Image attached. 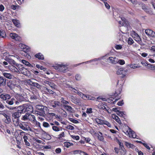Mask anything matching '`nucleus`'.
Here are the masks:
<instances>
[{"label":"nucleus","mask_w":155,"mask_h":155,"mask_svg":"<svg viewBox=\"0 0 155 155\" xmlns=\"http://www.w3.org/2000/svg\"><path fill=\"white\" fill-rule=\"evenodd\" d=\"M0 98L3 101H5L9 105H12L14 103L17 104V101L15 99L12 97L10 94L3 93L0 95Z\"/></svg>","instance_id":"f257e3e1"},{"label":"nucleus","mask_w":155,"mask_h":155,"mask_svg":"<svg viewBox=\"0 0 155 155\" xmlns=\"http://www.w3.org/2000/svg\"><path fill=\"white\" fill-rule=\"evenodd\" d=\"M18 108L21 110L23 114L26 112L27 113L31 114L32 113L33 111L32 106L28 104H23L21 106H19Z\"/></svg>","instance_id":"f03ea898"},{"label":"nucleus","mask_w":155,"mask_h":155,"mask_svg":"<svg viewBox=\"0 0 155 155\" xmlns=\"http://www.w3.org/2000/svg\"><path fill=\"white\" fill-rule=\"evenodd\" d=\"M19 46L22 49L21 54L28 58H31L28 53L30 49L28 46L22 43L19 44Z\"/></svg>","instance_id":"7ed1b4c3"},{"label":"nucleus","mask_w":155,"mask_h":155,"mask_svg":"<svg viewBox=\"0 0 155 155\" xmlns=\"http://www.w3.org/2000/svg\"><path fill=\"white\" fill-rule=\"evenodd\" d=\"M37 110V111L38 113V114L40 116L44 117L45 115V113L47 110V107L41 105H37L36 106Z\"/></svg>","instance_id":"20e7f679"},{"label":"nucleus","mask_w":155,"mask_h":155,"mask_svg":"<svg viewBox=\"0 0 155 155\" xmlns=\"http://www.w3.org/2000/svg\"><path fill=\"white\" fill-rule=\"evenodd\" d=\"M20 127L22 130L27 131H29L31 132H33L34 131L33 129L31 128L28 123L25 122H22L20 123L18 125Z\"/></svg>","instance_id":"39448f33"},{"label":"nucleus","mask_w":155,"mask_h":155,"mask_svg":"<svg viewBox=\"0 0 155 155\" xmlns=\"http://www.w3.org/2000/svg\"><path fill=\"white\" fill-rule=\"evenodd\" d=\"M122 86H121L120 87H119L118 88H117L114 93V94L113 96H115V97H117V98L116 99H115V101H113L112 100V103L113 104H114L115 102H116L118 100L120 99V98L121 97L120 96H119V95L120 94L122 90Z\"/></svg>","instance_id":"423d86ee"},{"label":"nucleus","mask_w":155,"mask_h":155,"mask_svg":"<svg viewBox=\"0 0 155 155\" xmlns=\"http://www.w3.org/2000/svg\"><path fill=\"white\" fill-rule=\"evenodd\" d=\"M127 129L125 130H123V132L126 134H128L130 137L135 138L136 137V134L135 132L132 130L128 126H127Z\"/></svg>","instance_id":"0eeeda50"},{"label":"nucleus","mask_w":155,"mask_h":155,"mask_svg":"<svg viewBox=\"0 0 155 155\" xmlns=\"http://www.w3.org/2000/svg\"><path fill=\"white\" fill-rule=\"evenodd\" d=\"M93 134L94 135L97 137V139L100 141H103L104 138L103 136L102 133L100 131L98 132H96L93 130Z\"/></svg>","instance_id":"6e6552de"},{"label":"nucleus","mask_w":155,"mask_h":155,"mask_svg":"<svg viewBox=\"0 0 155 155\" xmlns=\"http://www.w3.org/2000/svg\"><path fill=\"white\" fill-rule=\"evenodd\" d=\"M23 114L21 110L18 108L16 111L12 113V118H19L21 114Z\"/></svg>","instance_id":"1a4fd4ad"},{"label":"nucleus","mask_w":155,"mask_h":155,"mask_svg":"<svg viewBox=\"0 0 155 155\" xmlns=\"http://www.w3.org/2000/svg\"><path fill=\"white\" fill-rule=\"evenodd\" d=\"M54 68L58 70L61 72H64L67 69V67L65 65L59 64L57 66H54Z\"/></svg>","instance_id":"9d476101"},{"label":"nucleus","mask_w":155,"mask_h":155,"mask_svg":"<svg viewBox=\"0 0 155 155\" xmlns=\"http://www.w3.org/2000/svg\"><path fill=\"white\" fill-rule=\"evenodd\" d=\"M15 81L12 80H8L7 81V85L11 90H12L15 88Z\"/></svg>","instance_id":"9b49d317"},{"label":"nucleus","mask_w":155,"mask_h":155,"mask_svg":"<svg viewBox=\"0 0 155 155\" xmlns=\"http://www.w3.org/2000/svg\"><path fill=\"white\" fill-rule=\"evenodd\" d=\"M9 35L12 39L15 41H20L21 40V38L15 33H11Z\"/></svg>","instance_id":"f8f14e48"},{"label":"nucleus","mask_w":155,"mask_h":155,"mask_svg":"<svg viewBox=\"0 0 155 155\" xmlns=\"http://www.w3.org/2000/svg\"><path fill=\"white\" fill-rule=\"evenodd\" d=\"M28 83L30 85L35 87L38 89H40L41 88V85L37 83L33 82L30 79H29L27 81Z\"/></svg>","instance_id":"ddd939ff"},{"label":"nucleus","mask_w":155,"mask_h":155,"mask_svg":"<svg viewBox=\"0 0 155 155\" xmlns=\"http://www.w3.org/2000/svg\"><path fill=\"white\" fill-rule=\"evenodd\" d=\"M107 60L109 63L113 64H116L117 63V58L115 57H109Z\"/></svg>","instance_id":"4468645a"},{"label":"nucleus","mask_w":155,"mask_h":155,"mask_svg":"<svg viewBox=\"0 0 155 155\" xmlns=\"http://www.w3.org/2000/svg\"><path fill=\"white\" fill-rule=\"evenodd\" d=\"M145 33L149 36L153 38L155 37V32L152 30L150 29H146Z\"/></svg>","instance_id":"2eb2a0df"},{"label":"nucleus","mask_w":155,"mask_h":155,"mask_svg":"<svg viewBox=\"0 0 155 155\" xmlns=\"http://www.w3.org/2000/svg\"><path fill=\"white\" fill-rule=\"evenodd\" d=\"M15 98L17 100L16 101H17V104L19 102H21L22 101H24L25 100V97L21 95L20 94H17L16 95Z\"/></svg>","instance_id":"dca6fc26"},{"label":"nucleus","mask_w":155,"mask_h":155,"mask_svg":"<svg viewBox=\"0 0 155 155\" xmlns=\"http://www.w3.org/2000/svg\"><path fill=\"white\" fill-rule=\"evenodd\" d=\"M71 101L76 104H79L81 103L80 100L76 97H74L73 96H71Z\"/></svg>","instance_id":"f3484780"},{"label":"nucleus","mask_w":155,"mask_h":155,"mask_svg":"<svg viewBox=\"0 0 155 155\" xmlns=\"http://www.w3.org/2000/svg\"><path fill=\"white\" fill-rule=\"evenodd\" d=\"M3 75L5 78L9 79H13L15 78L13 75L7 72L3 73Z\"/></svg>","instance_id":"a211bd4d"},{"label":"nucleus","mask_w":155,"mask_h":155,"mask_svg":"<svg viewBox=\"0 0 155 155\" xmlns=\"http://www.w3.org/2000/svg\"><path fill=\"white\" fill-rule=\"evenodd\" d=\"M12 21L14 25L17 27L19 28L21 27V24L19 20L15 19L12 20Z\"/></svg>","instance_id":"6ab92c4d"},{"label":"nucleus","mask_w":155,"mask_h":155,"mask_svg":"<svg viewBox=\"0 0 155 155\" xmlns=\"http://www.w3.org/2000/svg\"><path fill=\"white\" fill-rule=\"evenodd\" d=\"M35 57V58H38L39 60H44V55L41 53H38L36 54Z\"/></svg>","instance_id":"aec40b11"},{"label":"nucleus","mask_w":155,"mask_h":155,"mask_svg":"<svg viewBox=\"0 0 155 155\" xmlns=\"http://www.w3.org/2000/svg\"><path fill=\"white\" fill-rule=\"evenodd\" d=\"M8 68L12 72H18V70L17 67L15 65H12L8 67Z\"/></svg>","instance_id":"412c9836"},{"label":"nucleus","mask_w":155,"mask_h":155,"mask_svg":"<svg viewBox=\"0 0 155 155\" xmlns=\"http://www.w3.org/2000/svg\"><path fill=\"white\" fill-rule=\"evenodd\" d=\"M12 120L13 124L14 125L15 127H17L18 126L19 124V118H12Z\"/></svg>","instance_id":"4be33fe9"},{"label":"nucleus","mask_w":155,"mask_h":155,"mask_svg":"<svg viewBox=\"0 0 155 155\" xmlns=\"http://www.w3.org/2000/svg\"><path fill=\"white\" fill-rule=\"evenodd\" d=\"M133 37L135 41L137 42H140L141 39L139 35L137 33H135Z\"/></svg>","instance_id":"5701e85b"},{"label":"nucleus","mask_w":155,"mask_h":155,"mask_svg":"<svg viewBox=\"0 0 155 155\" xmlns=\"http://www.w3.org/2000/svg\"><path fill=\"white\" fill-rule=\"evenodd\" d=\"M61 104L60 102L58 101H54L53 103L51 104V106L53 108H58L60 106Z\"/></svg>","instance_id":"b1692460"},{"label":"nucleus","mask_w":155,"mask_h":155,"mask_svg":"<svg viewBox=\"0 0 155 155\" xmlns=\"http://www.w3.org/2000/svg\"><path fill=\"white\" fill-rule=\"evenodd\" d=\"M6 83V79L2 77H0V87L4 86Z\"/></svg>","instance_id":"393cba45"},{"label":"nucleus","mask_w":155,"mask_h":155,"mask_svg":"<svg viewBox=\"0 0 155 155\" xmlns=\"http://www.w3.org/2000/svg\"><path fill=\"white\" fill-rule=\"evenodd\" d=\"M28 120L32 121L33 122L35 120V116L32 114H28Z\"/></svg>","instance_id":"a878e982"},{"label":"nucleus","mask_w":155,"mask_h":155,"mask_svg":"<svg viewBox=\"0 0 155 155\" xmlns=\"http://www.w3.org/2000/svg\"><path fill=\"white\" fill-rule=\"evenodd\" d=\"M61 103L63 105V107H64L65 106L67 105L68 104H69V102L68 101L65 100L63 97H61Z\"/></svg>","instance_id":"bb28decb"},{"label":"nucleus","mask_w":155,"mask_h":155,"mask_svg":"<svg viewBox=\"0 0 155 155\" xmlns=\"http://www.w3.org/2000/svg\"><path fill=\"white\" fill-rule=\"evenodd\" d=\"M21 73L24 75L27 76H29L30 74V72L25 68L23 69V70Z\"/></svg>","instance_id":"cd10ccee"},{"label":"nucleus","mask_w":155,"mask_h":155,"mask_svg":"<svg viewBox=\"0 0 155 155\" xmlns=\"http://www.w3.org/2000/svg\"><path fill=\"white\" fill-rule=\"evenodd\" d=\"M11 117L10 115L7 116V117H5V118L4 119V122L6 124H9L11 122Z\"/></svg>","instance_id":"c85d7f7f"},{"label":"nucleus","mask_w":155,"mask_h":155,"mask_svg":"<svg viewBox=\"0 0 155 155\" xmlns=\"http://www.w3.org/2000/svg\"><path fill=\"white\" fill-rule=\"evenodd\" d=\"M7 61L12 65H16L17 64L14 60L11 58H8L7 59Z\"/></svg>","instance_id":"c756f323"},{"label":"nucleus","mask_w":155,"mask_h":155,"mask_svg":"<svg viewBox=\"0 0 155 155\" xmlns=\"http://www.w3.org/2000/svg\"><path fill=\"white\" fill-rule=\"evenodd\" d=\"M23 139L26 145L28 146H30V144L29 142L27 141L28 140L27 137L25 135L23 137Z\"/></svg>","instance_id":"7c9ffc66"},{"label":"nucleus","mask_w":155,"mask_h":155,"mask_svg":"<svg viewBox=\"0 0 155 155\" xmlns=\"http://www.w3.org/2000/svg\"><path fill=\"white\" fill-rule=\"evenodd\" d=\"M21 62L25 65L28 67H32V65L28 61L22 59L21 61Z\"/></svg>","instance_id":"2f4dec72"},{"label":"nucleus","mask_w":155,"mask_h":155,"mask_svg":"<svg viewBox=\"0 0 155 155\" xmlns=\"http://www.w3.org/2000/svg\"><path fill=\"white\" fill-rule=\"evenodd\" d=\"M43 89L45 90V92H46L47 93H49L50 94H53L54 92L52 90H51L50 89H48V88H47L46 87H43Z\"/></svg>","instance_id":"473e14b6"},{"label":"nucleus","mask_w":155,"mask_h":155,"mask_svg":"<svg viewBox=\"0 0 155 155\" xmlns=\"http://www.w3.org/2000/svg\"><path fill=\"white\" fill-rule=\"evenodd\" d=\"M9 111L8 110H3L0 113V114L1 115H3L5 117H7V116H8V115H9Z\"/></svg>","instance_id":"72a5a7b5"},{"label":"nucleus","mask_w":155,"mask_h":155,"mask_svg":"<svg viewBox=\"0 0 155 155\" xmlns=\"http://www.w3.org/2000/svg\"><path fill=\"white\" fill-rule=\"evenodd\" d=\"M125 145L128 148L133 149L135 147V146L133 144L129 143L127 142H125Z\"/></svg>","instance_id":"f704fd0d"},{"label":"nucleus","mask_w":155,"mask_h":155,"mask_svg":"<svg viewBox=\"0 0 155 155\" xmlns=\"http://www.w3.org/2000/svg\"><path fill=\"white\" fill-rule=\"evenodd\" d=\"M142 8L147 13H149V12L148 10V9L147 8L145 4H142Z\"/></svg>","instance_id":"c9c22d12"},{"label":"nucleus","mask_w":155,"mask_h":155,"mask_svg":"<svg viewBox=\"0 0 155 155\" xmlns=\"http://www.w3.org/2000/svg\"><path fill=\"white\" fill-rule=\"evenodd\" d=\"M64 147L68 148L69 147L72 145L73 143L69 142H65L64 143Z\"/></svg>","instance_id":"e433bc0d"},{"label":"nucleus","mask_w":155,"mask_h":155,"mask_svg":"<svg viewBox=\"0 0 155 155\" xmlns=\"http://www.w3.org/2000/svg\"><path fill=\"white\" fill-rule=\"evenodd\" d=\"M64 107L67 110L70 112H71V110H72V107L68 105L65 106Z\"/></svg>","instance_id":"4c0bfd02"},{"label":"nucleus","mask_w":155,"mask_h":155,"mask_svg":"<svg viewBox=\"0 0 155 155\" xmlns=\"http://www.w3.org/2000/svg\"><path fill=\"white\" fill-rule=\"evenodd\" d=\"M113 116H114L113 118L119 124H120L121 123V121L118 117L116 115L114 114Z\"/></svg>","instance_id":"58836bf2"},{"label":"nucleus","mask_w":155,"mask_h":155,"mask_svg":"<svg viewBox=\"0 0 155 155\" xmlns=\"http://www.w3.org/2000/svg\"><path fill=\"white\" fill-rule=\"evenodd\" d=\"M117 63H118L121 65H124L125 64V61L123 59L118 60L117 58Z\"/></svg>","instance_id":"ea45409f"},{"label":"nucleus","mask_w":155,"mask_h":155,"mask_svg":"<svg viewBox=\"0 0 155 155\" xmlns=\"http://www.w3.org/2000/svg\"><path fill=\"white\" fill-rule=\"evenodd\" d=\"M49 85L51 88L52 90L56 89V85L53 83L50 82Z\"/></svg>","instance_id":"a19ab883"},{"label":"nucleus","mask_w":155,"mask_h":155,"mask_svg":"<svg viewBox=\"0 0 155 155\" xmlns=\"http://www.w3.org/2000/svg\"><path fill=\"white\" fill-rule=\"evenodd\" d=\"M96 121L97 123L98 124H103L104 120H101V119L97 118L96 119Z\"/></svg>","instance_id":"79ce46f5"},{"label":"nucleus","mask_w":155,"mask_h":155,"mask_svg":"<svg viewBox=\"0 0 155 155\" xmlns=\"http://www.w3.org/2000/svg\"><path fill=\"white\" fill-rule=\"evenodd\" d=\"M124 69L123 68H120L118 69L117 72V74L120 75L123 74Z\"/></svg>","instance_id":"37998d69"},{"label":"nucleus","mask_w":155,"mask_h":155,"mask_svg":"<svg viewBox=\"0 0 155 155\" xmlns=\"http://www.w3.org/2000/svg\"><path fill=\"white\" fill-rule=\"evenodd\" d=\"M28 114L27 113L25 114L24 116H22V117L21 118V119L24 120H28Z\"/></svg>","instance_id":"c03bdc74"},{"label":"nucleus","mask_w":155,"mask_h":155,"mask_svg":"<svg viewBox=\"0 0 155 155\" xmlns=\"http://www.w3.org/2000/svg\"><path fill=\"white\" fill-rule=\"evenodd\" d=\"M99 108L100 109H102L104 110L105 111H106L107 112H109L108 110L106 108L105 106L103 105H101L100 106H99Z\"/></svg>","instance_id":"a18cd8bd"},{"label":"nucleus","mask_w":155,"mask_h":155,"mask_svg":"<svg viewBox=\"0 0 155 155\" xmlns=\"http://www.w3.org/2000/svg\"><path fill=\"white\" fill-rule=\"evenodd\" d=\"M44 138L46 140H49L51 139V137L49 134H46L44 136Z\"/></svg>","instance_id":"49530a36"},{"label":"nucleus","mask_w":155,"mask_h":155,"mask_svg":"<svg viewBox=\"0 0 155 155\" xmlns=\"http://www.w3.org/2000/svg\"><path fill=\"white\" fill-rule=\"evenodd\" d=\"M134 42V41L132 38H129L128 40L127 43L128 45H131Z\"/></svg>","instance_id":"de8ad7c7"},{"label":"nucleus","mask_w":155,"mask_h":155,"mask_svg":"<svg viewBox=\"0 0 155 155\" xmlns=\"http://www.w3.org/2000/svg\"><path fill=\"white\" fill-rule=\"evenodd\" d=\"M103 124L106 125L109 127H111V124L109 122L106 120H104Z\"/></svg>","instance_id":"09e8293b"},{"label":"nucleus","mask_w":155,"mask_h":155,"mask_svg":"<svg viewBox=\"0 0 155 155\" xmlns=\"http://www.w3.org/2000/svg\"><path fill=\"white\" fill-rule=\"evenodd\" d=\"M141 64L144 66H152V64L149 63L147 62L146 61V62H145L144 61H142L141 62Z\"/></svg>","instance_id":"8fccbe9b"},{"label":"nucleus","mask_w":155,"mask_h":155,"mask_svg":"<svg viewBox=\"0 0 155 155\" xmlns=\"http://www.w3.org/2000/svg\"><path fill=\"white\" fill-rule=\"evenodd\" d=\"M65 128L71 130H73L74 129V127L70 125H67L65 127Z\"/></svg>","instance_id":"3c124183"},{"label":"nucleus","mask_w":155,"mask_h":155,"mask_svg":"<svg viewBox=\"0 0 155 155\" xmlns=\"http://www.w3.org/2000/svg\"><path fill=\"white\" fill-rule=\"evenodd\" d=\"M52 129L54 131H58L60 130V128L56 126H53Z\"/></svg>","instance_id":"603ef678"},{"label":"nucleus","mask_w":155,"mask_h":155,"mask_svg":"<svg viewBox=\"0 0 155 155\" xmlns=\"http://www.w3.org/2000/svg\"><path fill=\"white\" fill-rule=\"evenodd\" d=\"M69 120L71 122L75 124H77L78 123V120H76L73 118H70L69 119Z\"/></svg>","instance_id":"864d4df0"},{"label":"nucleus","mask_w":155,"mask_h":155,"mask_svg":"<svg viewBox=\"0 0 155 155\" xmlns=\"http://www.w3.org/2000/svg\"><path fill=\"white\" fill-rule=\"evenodd\" d=\"M138 65H137L136 64H130V67L131 68H136L137 67H139L138 66Z\"/></svg>","instance_id":"5fc2aeb1"},{"label":"nucleus","mask_w":155,"mask_h":155,"mask_svg":"<svg viewBox=\"0 0 155 155\" xmlns=\"http://www.w3.org/2000/svg\"><path fill=\"white\" fill-rule=\"evenodd\" d=\"M69 88H70L72 89L71 90L72 92L76 93L77 94L78 93V90L73 88L72 87L70 86L69 87Z\"/></svg>","instance_id":"6e6d98bb"},{"label":"nucleus","mask_w":155,"mask_h":155,"mask_svg":"<svg viewBox=\"0 0 155 155\" xmlns=\"http://www.w3.org/2000/svg\"><path fill=\"white\" fill-rule=\"evenodd\" d=\"M64 132H61L60 134L58 135V137L59 139H61L63 137H64Z\"/></svg>","instance_id":"4d7b16f0"},{"label":"nucleus","mask_w":155,"mask_h":155,"mask_svg":"<svg viewBox=\"0 0 155 155\" xmlns=\"http://www.w3.org/2000/svg\"><path fill=\"white\" fill-rule=\"evenodd\" d=\"M30 98L31 101L37 99V97L35 95L33 94L30 96Z\"/></svg>","instance_id":"13d9d810"},{"label":"nucleus","mask_w":155,"mask_h":155,"mask_svg":"<svg viewBox=\"0 0 155 155\" xmlns=\"http://www.w3.org/2000/svg\"><path fill=\"white\" fill-rule=\"evenodd\" d=\"M72 138L74 139H75L76 140H79L80 139V137L78 136H74V135H71V136Z\"/></svg>","instance_id":"bf43d9fd"},{"label":"nucleus","mask_w":155,"mask_h":155,"mask_svg":"<svg viewBox=\"0 0 155 155\" xmlns=\"http://www.w3.org/2000/svg\"><path fill=\"white\" fill-rule=\"evenodd\" d=\"M81 152V150H75L73 151V153L74 154H77L79 153L80 155H82Z\"/></svg>","instance_id":"052dcab7"},{"label":"nucleus","mask_w":155,"mask_h":155,"mask_svg":"<svg viewBox=\"0 0 155 155\" xmlns=\"http://www.w3.org/2000/svg\"><path fill=\"white\" fill-rule=\"evenodd\" d=\"M33 123L35 124L36 126L38 127H40V123L38 122L36 119L33 122Z\"/></svg>","instance_id":"680f3d73"},{"label":"nucleus","mask_w":155,"mask_h":155,"mask_svg":"<svg viewBox=\"0 0 155 155\" xmlns=\"http://www.w3.org/2000/svg\"><path fill=\"white\" fill-rule=\"evenodd\" d=\"M119 144L120 146V148L121 150H124V148L123 143L121 142H120V141H119Z\"/></svg>","instance_id":"e2e57ef3"},{"label":"nucleus","mask_w":155,"mask_h":155,"mask_svg":"<svg viewBox=\"0 0 155 155\" xmlns=\"http://www.w3.org/2000/svg\"><path fill=\"white\" fill-rule=\"evenodd\" d=\"M16 67H17V68L18 70V72H19V70H20V69H21V68H22L23 65L21 64H17L15 65Z\"/></svg>","instance_id":"0e129e2a"},{"label":"nucleus","mask_w":155,"mask_h":155,"mask_svg":"<svg viewBox=\"0 0 155 155\" xmlns=\"http://www.w3.org/2000/svg\"><path fill=\"white\" fill-rule=\"evenodd\" d=\"M43 126L45 127H50V125L48 123L44 122L43 123Z\"/></svg>","instance_id":"69168bd1"},{"label":"nucleus","mask_w":155,"mask_h":155,"mask_svg":"<svg viewBox=\"0 0 155 155\" xmlns=\"http://www.w3.org/2000/svg\"><path fill=\"white\" fill-rule=\"evenodd\" d=\"M115 48L117 50H119L122 48V47L120 45H117L115 46Z\"/></svg>","instance_id":"338daca9"},{"label":"nucleus","mask_w":155,"mask_h":155,"mask_svg":"<svg viewBox=\"0 0 155 155\" xmlns=\"http://www.w3.org/2000/svg\"><path fill=\"white\" fill-rule=\"evenodd\" d=\"M92 109L91 108H87V109L86 113L87 114L92 113Z\"/></svg>","instance_id":"774afa93"}]
</instances>
